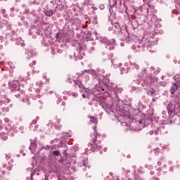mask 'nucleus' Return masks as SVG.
Listing matches in <instances>:
<instances>
[{
  "instance_id": "nucleus-1",
  "label": "nucleus",
  "mask_w": 180,
  "mask_h": 180,
  "mask_svg": "<svg viewBox=\"0 0 180 180\" xmlns=\"http://www.w3.org/2000/svg\"><path fill=\"white\" fill-rule=\"evenodd\" d=\"M139 44H142L141 47L143 49H146V47L148 49V50H150L151 47V42H150V40L147 39H142L141 40L139 41Z\"/></svg>"
},
{
  "instance_id": "nucleus-2",
  "label": "nucleus",
  "mask_w": 180,
  "mask_h": 180,
  "mask_svg": "<svg viewBox=\"0 0 180 180\" xmlns=\"http://www.w3.org/2000/svg\"><path fill=\"white\" fill-rule=\"evenodd\" d=\"M11 91H20V86L19 85V82L14 80L10 83Z\"/></svg>"
},
{
  "instance_id": "nucleus-3",
  "label": "nucleus",
  "mask_w": 180,
  "mask_h": 180,
  "mask_svg": "<svg viewBox=\"0 0 180 180\" xmlns=\"http://www.w3.org/2000/svg\"><path fill=\"white\" fill-rule=\"evenodd\" d=\"M176 91H178V84H176V83L172 84V86L169 89L170 94H172V95H174V94H175Z\"/></svg>"
},
{
  "instance_id": "nucleus-4",
  "label": "nucleus",
  "mask_w": 180,
  "mask_h": 180,
  "mask_svg": "<svg viewBox=\"0 0 180 180\" xmlns=\"http://www.w3.org/2000/svg\"><path fill=\"white\" fill-rule=\"evenodd\" d=\"M174 105H172V103H169L167 105V111L169 116H171V115L174 113Z\"/></svg>"
},
{
  "instance_id": "nucleus-5",
  "label": "nucleus",
  "mask_w": 180,
  "mask_h": 180,
  "mask_svg": "<svg viewBox=\"0 0 180 180\" xmlns=\"http://www.w3.org/2000/svg\"><path fill=\"white\" fill-rule=\"evenodd\" d=\"M1 105V110L4 113L6 112H9V107H8L6 105V103H0Z\"/></svg>"
},
{
  "instance_id": "nucleus-6",
  "label": "nucleus",
  "mask_w": 180,
  "mask_h": 180,
  "mask_svg": "<svg viewBox=\"0 0 180 180\" xmlns=\"http://www.w3.org/2000/svg\"><path fill=\"white\" fill-rule=\"evenodd\" d=\"M37 146V143H36V141H33L31 142V145L30 146V150H31V153H34V150H36Z\"/></svg>"
},
{
  "instance_id": "nucleus-7",
  "label": "nucleus",
  "mask_w": 180,
  "mask_h": 180,
  "mask_svg": "<svg viewBox=\"0 0 180 180\" xmlns=\"http://www.w3.org/2000/svg\"><path fill=\"white\" fill-rule=\"evenodd\" d=\"M84 72L86 74H90L93 77H96L98 75V72H96V71H95V70H84Z\"/></svg>"
},
{
  "instance_id": "nucleus-8",
  "label": "nucleus",
  "mask_w": 180,
  "mask_h": 180,
  "mask_svg": "<svg viewBox=\"0 0 180 180\" xmlns=\"http://www.w3.org/2000/svg\"><path fill=\"white\" fill-rule=\"evenodd\" d=\"M99 41L104 43L105 44H110V41L108 40V38L105 37H101L98 38Z\"/></svg>"
},
{
  "instance_id": "nucleus-9",
  "label": "nucleus",
  "mask_w": 180,
  "mask_h": 180,
  "mask_svg": "<svg viewBox=\"0 0 180 180\" xmlns=\"http://www.w3.org/2000/svg\"><path fill=\"white\" fill-rule=\"evenodd\" d=\"M75 85H77L79 88H82L83 89H85V85L82 84V82L79 80H75Z\"/></svg>"
},
{
  "instance_id": "nucleus-10",
  "label": "nucleus",
  "mask_w": 180,
  "mask_h": 180,
  "mask_svg": "<svg viewBox=\"0 0 180 180\" xmlns=\"http://www.w3.org/2000/svg\"><path fill=\"white\" fill-rule=\"evenodd\" d=\"M58 162L61 165H67V160L64 158L59 159Z\"/></svg>"
},
{
  "instance_id": "nucleus-11",
  "label": "nucleus",
  "mask_w": 180,
  "mask_h": 180,
  "mask_svg": "<svg viewBox=\"0 0 180 180\" xmlns=\"http://www.w3.org/2000/svg\"><path fill=\"white\" fill-rule=\"evenodd\" d=\"M13 166V165H10L9 162H8V165L5 164L3 165L4 168H6L8 169V171H11V169H12V167Z\"/></svg>"
},
{
  "instance_id": "nucleus-12",
  "label": "nucleus",
  "mask_w": 180,
  "mask_h": 180,
  "mask_svg": "<svg viewBox=\"0 0 180 180\" xmlns=\"http://www.w3.org/2000/svg\"><path fill=\"white\" fill-rule=\"evenodd\" d=\"M53 13H54V11L53 10H47L45 11V15L46 16H53Z\"/></svg>"
},
{
  "instance_id": "nucleus-13",
  "label": "nucleus",
  "mask_w": 180,
  "mask_h": 180,
  "mask_svg": "<svg viewBox=\"0 0 180 180\" xmlns=\"http://www.w3.org/2000/svg\"><path fill=\"white\" fill-rule=\"evenodd\" d=\"M94 139H93V143L94 144H95L96 143L97 141V137H98V132H96V131H94Z\"/></svg>"
},
{
  "instance_id": "nucleus-14",
  "label": "nucleus",
  "mask_w": 180,
  "mask_h": 180,
  "mask_svg": "<svg viewBox=\"0 0 180 180\" xmlns=\"http://www.w3.org/2000/svg\"><path fill=\"white\" fill-rule=\"evenodd\" d=\"M103 109L106 112V113H110V112H112V108L108 105H105Z\"/></svg>"
},
{
  "instance_id": "nucleus-15",
  "label": "nucleus",
  "mask_w": 180,
  "mask_h": 180,
  "mask_svg": "<svg viewBox=\"0 0 180 180\" xmlns=\"http://www.w3.org/2000/svg\"><path fill=\"white\" fill-rule=\"evenodd\" d=\"M90 122H91V123H95L96 124V123H98V118H96V117H90Z\"/></svg>"
},
{
  "instance_id": "nucleus-16",
  "label": "nucleus",
  "mask_w": 180,
  "mask_h": 180,
  "mask_svg": "<svg viewBox=\"0 0 180 180\" xmlns=\"http://www.w3.org/2000/svg\"><path fill=\"white\" fill-rule=\"evenodd\" d=\"M1 139L6 141V140H8V135H6L5 133L1 134Z\"/></svg>"
},
{
  "instance_id": "nucleus-17",
  "label": "nucleus",
  "mask_w": 180,
  "mask_h": 180,
  "mask_svg": "<svg viewBox=\"0 0 180 180\" xmlns=\"http://www.w3.org/2000/svg\"><path fill=\"white\" fill-rule=\"evenodd\" d=\"M150 152L151 153L153 152V153H155V154H158V153H160L161 151L160 150V148H155L153 150H151Z\"/></svg>"
},
{
  "instance_id": "nucleus-18",
  "label": "nucleus",
  "mask_w": 180,
  "mask_h": 180,
  "mask_svg": "<svg viewBox=\"0 0 180 180\" xmlns=\"http://www.w3.org/2000/svg\"><path fill=\"white\" fill-rule=\"evenodd\" d=\"M56 40L58 41H61V39H62L61 34H60V33L56 34Z\"/></svg>"
},
{
  "instance_id": "nucleus-19",
  "label": "nucleus",
  "mask_w": 180,
  "mask_h": 180,
  "mask_svg": "<svg viewBox=\"0 0 180 180\" xmlns=\"http://www.w3.org/2000/svg\"><path fill=\"white\" fill-rule=\"evenodd\" d=\"M52 155H56V157H58L60 155V150H54L52 152Z\"/></svg>"
},
{
  "instance_id": "nucleus-20",
  "label": "nucleus",
  "mask_w": 180,
  "mask_h": 180,
  "mask_svg": "<svg viewBox=\"0 0 180 180\" xmlns=\"http://www.w3.org/2000/svg\"><path fill=\"white\" fill-rule=\"evenodd\" d=\"M100 106L103 109L104 108H106V103L104 101H101L99 103Z\"/></svg>"
},
{
  "instance_id": "nucleus-21",
  "label": "nucleus",
  "mask_w": 180,
  "mask_h": 180,
  "mask_svg": "<svg viewBox=\"0 0 180 180\" xmlns=\"http://www.w3.org/2000/svg\"><path fill=\"white\" fill-rule=\"evenodd\" d=\"M85 49H86L85 45L79 46V49L80 51H84V50H85Z\"/></svg>"
},
{
  "instance_id": "nucleus-22",
  "label": "nucleus",
  "mask_w": 180,
  "mask_h": 180,
  "mask_svg": "<svg viewBox=\"0 0 180 180\" xmlns=\"http://www.w3.org/2000/svg\"><path fill=\"white\" fill-rule=\"evenodd\" d=\"M83 162V166L86 167V164H88V159L85 158L84 160H82Z\"/></svg>"
},
{
  "instance_id": "nucleus-23",
  "label": "nucleus",
  "mask_w": 180,
  "mask_h": 180,
  "mask_svg": "<svg viewBox=\"0 0 180 180\" xmlns=\"http://www.w3.org/2000/svg\"><path fill=\"white\" fill-rule=\"evenodd\" d=\"M134 120H135V122H137L138 123H140V124L143 123V120H141V119L137 120V116L134 117Z\"/></svg>"
},
{
  "instance_id": "nucleus-24",
  "label": "nucleus",
  "mask_w": 180,
  "mask_h": 180,
  "mask_svg": "<svg viewBox=\"0 0 180 180\" xmlns=\"http://www.w3.org/2000/svg\"><path fill=\"white\" fill-rule=\"evenodd\" d=\"M84 4L86 5V6L91 5L90 0H85Z\"/></svg>"
},
{
  "instance_id": "nucleus-25",
  "label": "nucleus",
  "mask_w": 180,
  "mask_h": 180,
  "mask_svg": "<svg viewBox=\"0 0 180 180\" xmlns=\"http://www.w3.org/2000/svg\"><path fill=\"white\" fill-rule=\"evenodd\" d=\"M115 91H116V92H122V88H119V87L116 86L115 88Z\"/></svg>"
},
{
  "instance_id": "nucleus-26",
  "label": "nucleus",
  "mask_w": 180,
  "mask_h": 180,
  "mask_svg": "<svg viewBox=\"0 0 180 180\" xmlns=\"http://www.w3.org/2000/svg\"><path fill=\"white\" fill-rule=\"evenodd\" d=\"M150 95H151V96H154L155 95V89L151 90Z\"/></svg>"
},
{
  "instance_id": "nucleus-27",
  "label": "nucleus",
  "mask_w": 180,
  "mask_h": 180,
  "mask_svg": "<svg viewBox=\"0 0 180 180\" xmlns=\"http://www.w3.org/2000/svg\"><path fill=\"white\" fill-rule=\"evenodd\" d=\"M6 160H7V161L11 158V155H8V154H6Z\"/></svg>"
},
{
  "instance_id": "nucleus-28",
  "label": "nucleus",
  "mask_w": 180,
  "mask_h": 180,
  "mask_svg": "<svg viewBox=\"0 0 180 180\" xmlns=\"http://www.w3.org/2000/svg\"><path fill=\"white\" fill-rule=\"evenodd\" d=\"M75 57H77L79 60H82V56H77L75 53H74Z\"/></svg>"
},
{
  "instance_id": "nucleus-29",
  "label": "nucleus",
  "mask_w": 180,
  "mask_h": 180,
  "mask_svg": "<svg viewBox=\"0 0 180 180\" xmlns=\"http://www.w3.org/2000/svg\"><path fill=\"white\" fill-rule=\"evenodd\" d=\"M33 65H36V61H33L32 63L30 64V67H33Z\"/></svg>"
},
{
  "instance_id": "nucleus-30",
  "label": "nucleus",
  "mask_w": 180,
  "mask_h": 180,
  "mask_svg": "<svg viewBox=\"0 0 180 180\" xmlns=\"http://www.w3.org/2000/svg\"><path fill=\"white\" fill-rule=\"evenodd\" d=\"M84 74H85V70H83V71H82V72L79 73V77H81V75H84Z\"/></svg>"
},
{
  "instance_id": "nucleus-31",
  "label": "nucleus",
  "mask_w": 180,
  "mask_h": 180,
  "mask_svg": "<svg viewBox=\"0 0 180 180\" xmlns=\"http://www.w3.org/2000/svg\"><path fill=\"white\" fill-rule=\"evenodd\" d=\"M134 68H136V70H139V65L134 64Z\"/></svg>"
},
{
  "instance_id": "nucleus-32",
  "label": "nucleus",
  "mask_w": 180,
  "mask_h": 180,
  "mask_svg": "<svg viewBox=\"0 0 180 180\" xmlns=\"http://www.w3.org/2000/svg\"><path fill=\"white\" fill-rule=\"evenodd\" d=\"M72 95L73 96H78V94L77 93H72Z\"/></svg>"
},
{
  "instance_id": "nucleus-33",
  "label": "nucleus",
  "mask_w": 180,
  "mask_h": 180,
  "mask_svg": "<svg viewBox=\"0 0 180 180\" xmlns=\"http://www.w3.org/2000/svg\"><path fill=\"white\" fill-rule=\"evenodd\" d=\"M82 98H86V95H85V94H84L82 95Z\"/></svg>"
},
{
  "instance_id": "nucleus-34",
  "label": "nucleus",
  "mask_w": 180,
  "mask_h": 180,
  "mask_svg": "<svg viewBox=\"0 0 180 180\" xmlns=\"http://www.w3.org/2000/svg\"><path fill=\"white\" fill-rule=\"evenodd\" d=\"M93 129H94V131H96V127L94 126V127H93Z\"/></svg>"
},
{
  "instance_id": "nucleus-35",
  "label": "nucleus",
  "mask_w": 180,
  "mask_h": 180,
  "mask_svg": "<svg viewBox=\"0 0 180 180\" xmlns=\"http://www.w3.org/2000/svg\"><path fill=\"white\" fill-rule=\"evenodd\" d=\"M68 57H70V59H72V56L71 55L68 56Z\"/></svg>"
},
{
  "instance_id": "nucleus-36",
  "label": "nucleus",
  "mask_w": 180,
  "mask_h": 180,
  "mask_svg": "<svg viewBox=\"0 0 180 180\" xmlns=\"http://www.w3.org/2000/svg\"><path fill=\"white\" fill-rule=\"evenodd\" d=\"M122 74H126V71L122 70Z\"/></svg>"
},
{
  "instance_id": "nucleus-37",
  "label": "nucleus",
  "mask_w": 180,
  "mask_h": 180,
  "mask_svg": "<svg viewBox=\"0 0 180 180\" xmlns=\"http://www.w3.org/2000/svg\"><path fill=\"white\" fill-rule=\"evenodd\" d=\"M72 169H73L74 172H75V167H72Z\"/></svg>"
},
{
  "instance_id": "nucleus-38",
  "label": "nucleus",
  "mask_w": 180,
  "mask_h": 180,
  "mask_svg": "<svg viewBox=\"0 0 180 180\" xmlns=\"http://www.w3.org/2000/svg\"><path fill=\"white\" fill-rule=\"evenodd\" d=\"M32 123H33V124H36V120H34V121L32 122Z\"/></svg>"
},
{
  "instance_id": "nucleus-39",
  "label": "nucleus",
  "mask_w": 180,
  "mask_h": 180,
  "mask_svg": "<svg viewBox=\"0 0 180 180\" xmlns=\"http://www.w3.org/2000/svg\"><path fill=\"white\" fill-rule=\"evenodd\" d=\"M40 2H44L46 0H39Z\"/></svg>"
},
{
  "instance_id": "nucleus-40",
  "label": "nucleus",
  "mask_w": 180,
  "mask_h": 180,
  "mask_svg": "<svg viewBox=\"0 0 180 180\" xmlns=\"http://www.w3.org/2000/svg\"><path fill=\"white\" fill-rule=\"evenodd\" d=\"M65 153H67V150H63V154H65Z\"/></svg>"
},
{
  "instance_id": "nucleus-41",
  "label": "nucleus",
  "mask_w": 180,
  "mask_h": 180,
  "mask_svg": "<svg viewBox=\"0 0 180 180\" xmlns=\"http://www.w3.org/2000/svg\"><path fill=\"white\" fill-rule=\"evenodd\" d=\"M31 178H33V173H31Z\"/></svg>"
},
{
  "instance_id": "nucleus-42",
  "label": "nucleus",
  "mask_w": 180,
  "mask_h": 180,
  "mask_svg": "<svg viewBox=\"0 0 180 180\" xmlns=\"http://www.w3.org/2000/svg\"><path fill=\"white\" fill-rule=\"evenodd\" d=\"M91 50H95V49L94 47H91Z\"/></svg>"
},
{
  "instance_id": "nucleus-43",
  "label": "nucleus",
  "mask_w": 180,
  "mask_h": 180,
  "mask_svg": "<svg viewBox=\"0 0 180 180\" xmlns=\"http://www.w3.org/2000/svg\"><path fill=\"white\" fill-rule=\"evenodd\" d=\"M70 79H68V82H70Z\"/></svg>"
},
{
  "instance_id": "nucleus-44",
  "label": "nucleus",
  "mask_w": 180,
  "mask_h": 180,
  "mask_svg": "<svg viewBox=\"0 0 180 180\" xmlns=\"http://www.w3.org/2000/svg\"><path fill=\"white\" fill-rule=\"evenodd\" d=\"M53 2H54V1H51V4H53Z\"/></svg>"
},
{
  "instance_id": "nucleus-45",
  "label": "nucleus",
  "mask_w": 180,
  "mask_h": 180,
  "mask_svg": "<svg viewBox=\"0 0 180 180\" xmlns=\"http://www.w3.org/2000/svg\"><path fill=\"white\" fill-rule=\"evenodd\" d=\"M0 115H2V112H0Z\"/></svg>"
},
{
  "instance_id": "nucleus-46",
  "label": "nucleus",
  "mask_w": 180,
  "mask_h": 180,
  "mask_svg": "<svg viewBox=\"0 0 180 180\" xmlns=\"http://www.w3.org/2000/svg\"><path fill=\"white\" fill-rule=\"evenodd\" d=\"M102 91H104V89H102Z\"/></svg>"
}]
</instances>
